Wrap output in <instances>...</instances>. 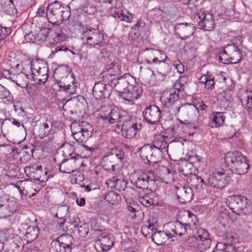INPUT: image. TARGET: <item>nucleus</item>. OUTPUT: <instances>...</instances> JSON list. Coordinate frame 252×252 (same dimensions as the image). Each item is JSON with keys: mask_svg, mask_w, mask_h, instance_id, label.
Returning <instances> with one entry per match:
<instances>
[{"mask_svg": "<svg viewBox=\"0 0 252 252\" xmlns=\"http://www.w3.org/2000/svg\"><path fill=\"white\" fill-rule=\"evenodd\" d=\"M39 230L36 226H29L24 236V240L27 243H31L35 240L38 236Z\"/></svg>", "mask_w": 252, "mask_h": 252, "instance_id": "obj_37", "label": "nucleus"}, {"mask_svg": "<svg viewBox=\"0 0 252 252\" xmlns=\"http://www.w3.org/2000/svg\"><path fill=\"white\" fill-rule=\"evenodd\" d=\"M184 89V86L179 84L178 81L176 80L174 85V87L171 89H175L176 90V93H178V94H179V92L181 91H183Z\"/></svg>", "mask_w": 252, "mask_h": 252, "instance_id": "obj_63", "label": "nucleus"}, {"mask_svg": "<svg viewBox=\"0 0 252 252\" xmlns=\"http://www.w3.org/2000/svg\"><path fill=\"white\" fill-rule=\"evenodd\" d=\"M196 239L199 241L202 249L207 250L210 247L211 240L207 230L202 228H198L197 230Z\"/></svg>", "mask_w": 252, "mask_h": 252, "instance_id": "obj_27", "label": "nucleus"}, {"mask_svg": "<svg viewBox=\"0 0 252 252\" xmlns=\"http://www.w3.org/2000/svg\"><path fill=\"white\" fill-rule=\"evenodd\" d=\"M32 78L38 85L44 84L47 80L48 66L46 62L42 60H33L31 62Z\"/></svg>", "mask_w": 252, "mask_h": 252, "instance_id": "obj_6", "label": "nucleus"}, {"mask_svg": "<svg viewBox=\"0 0 252 252\" xmlns=\"http://www.w3.org/2000/svg\"><path fill=\"white\" fill-rule=\"evenodd\" d=\"M2 76L7 79H11L12 81L15 78V75H12L9 70H4L2 72Z\"/></svg>", "mask_w": 252, "mask_h": 252, "instance_id": "obj_64", "label": "nucleus"}, {"mask_svg": "<svg viewBox=\"0 0 252 252\" xmlns=\"http://www.w3.org/2000/svg\"><path fill=\"white\" fill-rule=\"evenodd\" d=\"M110 75H118L122 73V63L119 58H115L113 61L107 62L106 67Z\"/></svg>", "mask_w": 252, "mask_h": 252, "instance_id": "obj_30", "label": "nucleus"}, {"mask_svg": "<svg viewBox=\"0 0 252 252\" xmlns=\"http://www.w3.org/2000/svg\"><path fill=\"white\" fill-rule=\"evenodd\" d=\"M143 79L144 80L145 82L150 86H154L156 83V75L151 69L147 68L145 70Z\"/></svg>", "mask_w": 252, "mask_h": 252, "instance_id": "obj_41", "label": "nucleus"}, {"mask_svg": "<svg viewBox=\"0 0 252 252\" xmlns=\"http://www.w3.org/2000/svg\"><path fill=\"white\" fill-rule=\"evenodd\" d=\"M34 170H36L37 180L42 182L47 181V178L45 175L44 170H42V166L41 165L37 166L35 168H33V171H34Z\"/></svg>", "mask_w": 252, "mask_h": 252, "instance_id": "obj_47", "label": "nucleus"}, {"mask_svg": "<svg viewBox=\"0 0 252 252\" xmlns=\"http://www.w3.org/2000/svg\"><path fill=\"white\" fill-rule=\"evenodd\" d=\"M5 238L4 233L0 231V251L3 250L4 247L8 248L9 251L13 252H20L22 250L24 243L22 238L19 236H16L9 241V244H4L3 242Z\"/></svg>", "mask_w": 252, "mask_h": 252, "instance_id": "obj_13", "label": "nucleus"}, {"mask_svg": "<svg viewBox=\"0 0 252 252\" xmlns=\"http://www.w3.org/2000/svg\"><path fill=\"white\" fill-rule=\"evenodd\" d=\"M167 228L168 229V233L169 236L173 237L175 236L182 237L187 234L189 229L184 225L181 220H177L174 222L167 224Z\"/></svg>", "mask_w": 252, "mask_h": 252, "instance_id": "obj_20", "label": "nucleus"}, {"mask_svg": "<svg viewBox=\"0 0 252 252\" xmlns=\"http://www.w3.org/2000/svg\"><path fill=\"white\" fill-rule=\"evenodd\" d=\"M0 99L4 103H10L13 100V96L9 91L1 84H0Z\"/></svg>", "mask_w": 252, "mask_h": 252, "instance_id": "obj_42", "label": "nucleus"}, {"mask_svg": "<svg viewBox=\"0 0 252 252\" xmlns=\"http://www.w3.org/2000/svg\"><path fill=\"white\" fill-rule=\"evenodd\" d=\"M228 49L231 59V63L236 64L240 62L242 59V54L239 48L234 44H229L226 47Z\"/></svg>", "mask_w": 252, "mask_h": 252, "instance_id": "obj_31", "label": "nucleus"}, {"mask_svg": "<svg viewBox=\"0 0 252 252\" xmlns=\"http://www.w3.org/2000/svg\"><path fill=\"white\" fill-rule=\"evenodd\" d=\"M242 160L230 167L232 172L238 175H243L247 172L249 165L246 157Z\"/></svg>", "mask_w": 252, "mask_h": 252, "instance_id": "obj_33", "label": "nucleus"}, {"mask_svg": "<svg viewBox=\"0 0 252 252\" xmlns=\"http://www.w3.org/2000/svg\"><path fill=\"white\" fill-rule=\"evenodd\" d=\"M64 7L58 1L50 4L46 12L48 21L53 25L58 26L69 17L68 11H65Z\"/></svg>", "mask_w": 252, "mask_h": 252, "instance_id": "obj_3", "label": "nucleus"}, {"mask_svg": "<svg viewBox=\"0 0 252 252\" xmlns=\"http://www.w3.org/2000/svg\"><path fill=\"white\" fill-rule=\"evenodd\" d=\"M155 228L156 225L154 224L153 220H152V222H151V220H149L144 225V230L145 229L147 230H149L151 231V232H149L148 234H145V232H143V235H144L146 238H151L152 240L158 245L164 244L169 238H171L168 234L169 233L168 228H167L165 232L158 231L153 232Z\"/></svg>", "mask_w": 252, "mask_h": 252, "instance_id": "obj_7", "label": "nucleus"}, {"mask_svg": "<svg viewBox=\"0 0 252 252\" xmlns=\"http://www.w3.org/2000/svg\"><path fill=\"white\" fill-rule=\"evenodd\" d=\"M179 94L176 93L175 89H169L163 92L161 96V100L167 107L171 109L176 113H179L181 107L179 101Z\"/></svg>", "mask_w": 252, "mask_h": 252, "instance_id": "obj_8", "label": "nucleus"}, {"mask_svg": "<svg viewBox=\"0 0 252 252\" xmlns=\"http://www.w3.org/2000/svg\"><path fill=\"white\" fill-rule=\"evenodd\" d=\"M12 124L16 126L19 127L21 125V123L19 122V121L13 119V118H9L8 119L5 120L2 123L1 127H2L5 125ZM22 126L24 127V126L23 124H21Z\"/></svg>", "mask_w": 252, "mask_h": 252, "instance_id": "obj_56", "label": "nucleus"}, {"mask_svg": "<svg viewBox=\"0 0 252 252\" xmlns=\"http://www.w3.org/2000/svg\"><path fill=\"white\" fill-rule=\"evenodd\" d=\"M175 34L182 40H185L193 34L195 28L193 24L182 23L174 26Z\"/></svg>", "mask_w": 252, "mask_h": 252, "instance_id": "obj_15", "label": "nucleus"}, {"mask_svg": "<svg viewBox=\"0 0 252 252\" xmlns=\"http://www.w3.org/2000/svg\"><path fill=\"white\" fill-rule=\"evenodd\" d=\"M197 15L199 21L198 22L199 28L204 31H211L215 26L214 16L202 10L197 12Z\"/></svg>", "mask_w": 252, "mask_h": 252, "instance_id": "obj_16", "label": "nucleus"}, {"mask_svg": "<svg viewBox=\"0 0 252 252\" xmlns=\"http://www.w3.org/2000/svg\"><path fill=\"white\" fill-rule=\"evenodd\" d=\"M99 117L102 119L107 121L110 124L122 123L124 121V117L121 115L117 108L113 109L105 108H102Z\"/></svg>", "mask_w": 252, "mask_h": 252, "instance_id": "obj_14", "label": "nucleus"}, {"mask_svg": "<svg viewBox=\"0 0 252 252\" xmlns=\"http://www.w3.org/2000/svg\"><path fill=\"white\" fill-rule=\"evenodd\" d=\"M226 203L229 209L237 215H247L251 212L252 203L250 199L243 195L230 196Z\"/></svg>", "mask_w": 252, "mask_h": 252, "instance_id": "obj_2", "label": "nucleus"}, {"mask_svg": "<svg viewBox=\"0 0 252 252\" xmlns=\"http://www.w3.org/2000/svg\"><path fill=\"white\" fill-rule=\"evenodd\" d=\"M15 150L10 145L0 146V160L5 161L14 157Z\"/></svg>", "mask_w": 252, "mask_h": 252, "instance_id": "obj_34", "label": "nucleus"}, {"mask_svg": "<svg viewBox=\"0 0 252 252\" xmlns=\"http://www.w3.org/2000/svg\"><path fill=\"white\" fill-rule=\"evenodd\" d=\"M144 52L146 56L148 57V59H145V61L147 63H151V60L153 62V59L156 58L160 53V51L154 49H145Z\"/></svg>", "mask_w": 252, "mask_h": 252, "instance_id": "obj_45", "label": "nucleus"}, {"mask_svg": "<svg viewBox=\"0 0 252 252\" xmlns=\"http://www.w3.org/2000/svg\"><path fill=\"white\" fill-rule=\"evenodd\" d=\"M156 176L152 169H147L143 171V186H147L143 188V195H147V199L152 198L153 196L152 189H148L149 186L154 184L156 182Z\"/></svg>", "mask_w": 252, "mask_h": 252, "instance_id": "obj_19", "label": "nucleus"}, {"mask_svg": "<svg viewBox=\"0 0 252 252\" xmlns=\"http://www.w3.org/2000/svg\"><path fill=\"white\" fill-rule=\"evenodd\" d=\"M141 127V124L135 123L131 120H125L122 126L121 132L123 136L127 138L133 137L138 130Z\"/></svg>", "mask_w": 252, "mask_h": 252, "instance_id": "obj_17", "label": "nucleus"}, {"mask_svg": "<svg viewBox=\"0 0 252 252\" xmlns=\"http://www.w3.org/2000/svg\"><path fill=\"white\" fill-rule=\"evenodd\" d=\"M210 119L212 122L210 126L211 127H219L224 125L226 117L223 112H213Z\"/></svg>", "mask_w": 252, "mask_h": 252, "instance_id": "obj_32", "label": "nucleus"}, {"mask_svg": "<svg viewBox=\"0 0 252 252\" xmlns=\"http://www.w3.org/2000/svg\"><path fill=\"white\" fill-rule=\"evenodd\" d=\"M72 135L76 141L82 144L85 151L88 152L87 156H90L94 150V147H90L83 144L91 136L93 127L89 123L84 122H78L73 123L70 126Z\"/></svg>", "mask_w": 252, "mask_h": 252, "instance_id": "obj_1", "label": "nucleus"}, {"mask_svg": "<svg viewBox=\"0 0 252 252\" xmlns=\"http://www.w3.org/2000/svg\"><path fill=\"white\" fill-rule=\"evenodd\" d=\"M48 30L45 28L41 29L36 34L37 41L44 40L47 37Z\"/></svg>", "mask_w": 252, "mask_h": 252, "instance_id": "obj_52", "label": "nucleus"}, {"mask_svg": "<svg viewBox=\"0 0 252 252\" xmlns=\"http://www.w3.org/2000/svg\"><path fill=\"white\" fill-rule=\"evenodd\" d=\"M153 144V145L148 144L143 146V152L144 153V158L143 157V167H145L147 169H152V167L157 163L151 160L152 157L150 158H148V155L152 157L153 148L163 150L168 147L167 143L165 142L164 137L160 135L157 136L155 138Z\"/></svg>", "mask_w": 252, "mask_h": 252, "instance_id": "obj_4", "label": "nucleus"}, {"mask_svg": "<svg viewBox=\"0 0 252 252\" xmlns=\"http://www.w3.org/2000/svg\"><path fill=\"white\" fill-rule=\"evenodd\" d=\"M69 157L70 158V160H67L66 161L67 162L66 164L63 162H62L59 168L60 172L63 173L71 174L75 170L73 167H69L68 165L71 163L72 159H78L80 158V156L78 154L76 155L75 153H71L69 154Z\"/></svg>", "mask_w": 252, "mask_h": 252, "instance_id": "obj_36", "label": "nucleus"}, {"mask_svg": "<svg viewBox=\"0 0 252 252\" xmlns=\"http://www.w3.org/2000/svg\"><path fill=\"white\" fill-rule=\"evenodd\" d=\"M167 59V56L165 54L160 51V53L156 58L153 59V63H164Z\"/></svg>", "mask_w": 252, "mask_h": 252, "instance_id": "obj_50", "label": "nucleus"}, {"mask_svg": "<svg viewBox=\"0 0 252 252\" xmlns=\"http://www.w3.org/2000/svg\"><path fill=\"white\" fill-rule=\"evenodd\" d=\"M141 93V86H137V87H132L130 90H126L119 95L126 100L131 101L140 98Z\"/></svg>", "mask_w": 252, "mask_h": 252, "instance_id": "obj_28", "label": "nucleus"}, {"mask_svg": "<svg viewBox=\"0 0 252 252\" xmlns=\"http://www.w3.org/2000/svg\"><path fill=\"white\" fill-rule=\"evenodd\" d=\"M89 228L88 225L86 224H83L80 226L78 228V232L79 235L81 237H85L88 233Z\"/></svg>", "mask_w": 252, "mask_h": 252, "instance_id": "obj_54", "label": "nucleus"}, {"mask_svg": "<svg viewBox=\"0 0 252 252\" xmlns=\"http://www.w3.org/2000/svg\"><path fill=\"white\" fill-rule=\"evenodd\" d=\"M110 13L113 17L127 22H130L133 18L132 15H126L129 12L123 9L122 4L120 2L117 3L115 7L110 8Z\"/></svg>", "mask_w": 252, "mask_h": 252, "instance_id": "obj_22", "label": "nucleus"}, {"mask_svg": "<svg viewBox=\"0 0 252 252\" xmlns=\"http://www.w3.org/2000/svg\"><path fill=\"white\" fill-rule=\"evenodd\" d=\"M57 28H58L55 30L56 36L54 37L55 41L59 42L65 40V38H66V34L64 33L63 31L58 27Z\"/></svg>", "mask_w": 252, "mask_h": 252, "instance_id": "obj_48", "label": "nucleus"}, {"mask_svg": "<svg viewBox=\"0 0 252 252\" xmlns=\"http://www.w3.org/2000/svg\"><path fill=\"white\" fill-rule=\"evenodd\" d=\"M184 124L186 128L189 129V135H193L197 130L198 126L194 123H189L188 124L182 122Z\"/></svg>", "mask_w": 252, "mask_h": 252, "instance_id": "obj_49", "label": "nucleus"}, {"mask_svg": "<svg viewBox=\"0 0 252 252\" xmlns=\"http://www.w3.org/2000/svg\"><path fill=\"white\" fill-rule=\"evenodd\" d=\"M245 99L241 98V101L243 104V101L246 102L245 109L250 116H252V91H246L245 94Z\"/></svg>", "mask_w": 252, "mask_h": 252, "instance_id": "obj_39", "label": "nucleus"}, {"mask_svg": "<svg viewBox=\"0 0 252 252\" xmlns=\"http://www.w3.org/2000/svg\"><path fill=\"white\" fill-rule=\"evenodd\" d=\"M198 4V0H188L186 4L191 9L195 8Z\"/></svg>", "mask_w": 252, "mask_h": 252, "instance_id": "obj_62", "label": "nucleus"}, {"mask_svg": "<svg viewBox=\"0 0 252 252\" xmlns=\"http://www.w3.org/2000/svg\"><path fill=\"white\" fill-rule=\"evenodd\" d=\"M61 91H63L69 94H76L77 85L74 77L72 76L66 77L63 81L58 83Z\"/></svg>", "mask_w": 252, "mask_h": 252, "instance_id": "obj_25", "label": "nucleus"}, {"mask_svg": "<svg viewBox=\"0 0 252 252\" xmlns=\"http://www.w3.org/2000/svg\"><path fill=\"white\" fill-rule=\"evenodd\" d=\"M235 141V144L239 145L241 142L242 135L239 132H235L234 134L230 137Z\"/></svg>", "mask_w": 252, "mask_h": 252, "instance_id": "obj_60", "label": "nucleus"}, {"mask_svg": "<svg viewBox=\"0 0 252 252\" xmlns=\"http://www.w3.org/2000/svg\"><path fill=\"white\" fill-rule=\"evenodd\" d=\"M52 129V125L50 121H46V122L40 124L39 126H37L35 130L37 132L38 135L41 137L47 136L51 130Z\"/></svg>", "mask_w": 252, "mask_h": 252, "instance_id": "obj_35", "label": "nucleus"}, {"mask_svg": "<svg viewBox=\"0 0 252 252\" xmlns=\"http://www.w3.org/2000/svg\"><path fill=\"white\" fill-rule=\"evenodd\" d=\"M228 52V49H226V47L220 52L219 55L220 62L225 64L231 63L230 56Z\"/></svg>", "mask_w": 252, "mask_h": 252, "instance_id": "obj_44", "label": "nucleus"}, {"mask_svg": "<svg viewBox=\"0 0 252 252\" xmlns=\"http://www.w3.org/2000/svg\"><path fill=\"white\" fill-rule=\"evenodd\" d=\"M114 85L120 94L130 90L132 87H137V86H139V84L136 81L135 77L129 74H125L119 78L117 80V83Z\"/></svg>", "mask_w": 252, "mask_h": 252, "instance_id": "obj_11", "label": "nucleus"}, {"mask_svg": "<svg viewBox=\"0 0 252 252\" xmlns=\"http://www.w3.org/2000/svg\"><path fill=\"white\" fill-rule=\"evenodd\" d=\"M229 177L223 172H216L210 175L207 179L209 187L221 189L228 183Z\"/></svg>", "mask_w": 252, "mask_h": 252, "instance_id": "obj_12", "label": "nucleus"}, {"mask_svg": "<svg viewBox=\"0 0 252 252\" xmlns=\"http://www.w3.org/2000/svg\"><path fill=\"white\" fill-rule=\"evenodd\" d=\"M111 92V87L109 85L101 82L94 84L93 89V94L97 99H102L108 97Z\"/></svg>", "mask_w": 252, "mask_h": 252, "instance_id": "obj_21", "label": "nucleus"}, {"mask_svg": "<svg viewBox=\"0 0 252 252\" xmlns=\"http://www.w3.org/2000/svg\"><path fill=\"white\" fill-rule=\"evenodd\" d=\"M198 80L199 83L203 84L205 88L211 90L214 89L215 85L214 77L212 75L208 74L202 75Z\"/></svg>", "mask_w": 252, "mask_h": 252, "instance_id": "obj_38", "label": "nucleus"}, {"mask_svg": "<svg viewBox=\"0 0 252 252\" xmlns=\"http://www.w3.org/2000/svg\"><path fill=\"white\" fill-rule=\"evenodd\" d=\"M25 38L27 42H35L37 40L36 34L34 36L32 32L26 33L25 35Z\"/></svg>", "mask_w": 252, "mask_h": 252, "instance_id": "obj_57", "label": "nucleus"}, {"mask_svg": "<svg viewBox=\"0 0 252 252\" xmlns=\"http://www.w3.org/2000/svg\"><path fill=\"white\" fill-rule=\"evenodd\" d=\"M12 81L22 88H25L28 85L27 75L23 72L18 74L16 76H15V78L13 79Z\"/></svg>", "mask_w": 252, "mask_h": 252, "instance_id": "obj_40", "label": "nucleus"}, {"mask_svg": "<svg viewBox=\"0 0 252 252\" xmlns=\"http://www.w3.org/2000/svg\"><path fill=\"white\" fill-rule=\"evenodd\" d=\"M80 38L83 43L90 46H99L103 40V35L97 29L80 26Z\"/></svg>", "mask_w": 252, "mask_h": 252, "instance_id": "obj_5", "label": "nucleus"}, {"mask_svg": "<svg viewBox=\"0 0 252 252\" xmlns=\"http://www.w3.org/2000/svg\"><path fill=\"white\" fill-rule=\"evenodd\" d=\"M97 237V241L99 242L101 249L103 251L109 250L114 245V238L111 234H107L106 232H102Z\"/></svg>", "mask_w": 252, "mask_h": 252, "instance_id": "obj_26", "label": "nucleus"}, {"mask_svg": "<svg viewBox=\"0 0 252 252\" xmlns=\"http://www.w3.org/2000/svg\"><path fill=\"white\" fill-rule=\"evenodd\" d=\"M104 199L110 204H116L120 200V196L114 191L108 192L104 197Z\"/></svg>", "mask_w": 252, "mask_h": 252, "instance_id": "obj_43", "label": "nucleus"}, {"mask_svg": "<svg viewBox=\"0 0 252 252\" xmlns=\"http://www.w3.org/2000/svg\"><path fill=\"white\" fill-rule=\"evenodd\" d=\"M143 117L148 124L156 125L160 118V111L156 105H150L143 111Z\"/></svg>", "mask_w": 252, "mask_h": 252, "instance_id": "obj_18", "label": "nucleus"}, {"mask_svg": "<svg viewBox=\"0 0 252 252\" xmlns=\"http://www.w3.org/2000/svg\"><path fill=\"white\" fill-rule=\"evenodd\" d=\"M180 215L185 218L181 221L189 230L196 228L198 221L196 216L192 212L184 210L180 212Z\"/></svg>", "mask_w": 252, "mask_h": 252, "instance_id": "obj_23", "label": "nucleus"}, {"mask_svg": "<svg viewBox=\"0 0 252 252\" xmlns=\"http://www.w3.org/2000/svg\"><path fill=\"white\" fill-rule=\"evenodd\" d=\"M239 243L237 235L233 233H226L225 242H219L213 252H236L235 246Z\"/></svg>", "mask_w": 252, "mask_h": 252, "instance_id": "obj_10", "label": "nucleus"}, {"mask_svg": "<svg viewBox=\"0 0 252 252\" xmlns=\"http://www.w3.org/2000/svg\"><path fill=\"white\" fill-rule=\"evenodd\" d=\"M189 181L188 183L190 184V186L197 189H200L199 184V176L196 175H192L189 179Z\"/></svg>", "mask_w": 252, "mask_h": 252, "instance_id": "obj_51", "label": "nucleus"}, {"mask_svg": "<svg viewBox=\"0 0 252 252\" xmlns=\"http://www.w3.org/2000/svg\"><path fill=\"white\" fill-rule=\"evenodd\" d=\"M59 51H69L73 54H75V53L73 51L68 49L66 47L62 46H57V47H56V48H55V49L52 51V54H54Z\"/></svg>", "mask_w": 252, "mask_h": 252, "instance_id": "obj_58", "label": "nucleus"}, {"mask_svg": "<svg viewBox=\"0 0 252 252\" xmlns=\"http://www.w3.org/2000/svg\"><path fill=\"white\" fill-rule=\"evenodd\" d=\"M25 185V196H29L31 197V196H33L36 193H37V190H36L35 188L36 187V185L35 183L30 182L26 184Z\"/></svg>", "mask_w": 252, "mask_h": 252, "instance_id": "obj_46", "label": "nucleus"}, {"mask_svg": "<svg viewBox=\"0 0 252 252\" xmlns=\"http://www.w3.org/2000/svg\"><path fill=\"white\" fill-rule=\"evenodd\" d=\"M244 157L245 156L238 151L229 152L225 155L224 160L227 166L230 168L235 163L242 161Z\"/></svg>", "mask_w": 252, "mask_h": 252, "instance_id": "obj_29", "label": "nucleus"}, {"mask_svg": "<svg viewBox=\"0 0 252 252\" xmlns=\"http://www.w3.org/2000/svg\"><path fill=\"white\" fill-rule=\"evenodd\" d=\"M18 208L17 202L7 194H0V218L9 217Z\"/></svg>", "mask_w": 252, "mask_h": 252, "instance_id": "obj_9", "label": "nucleus"}, {"mask_svg": "<svg viewBox=\"0 0 252 252\" xmlns=\"http://www.w3.org/2000/svg\"><path fill=\"white\" fill-rule=\"evenodd\" d=\"M122 182H124V181H121L117 177L114 176L109 179V183L107 184L109 185L112 188L115 187L118 189L119 184H120Z\"/></svg>", "mask_w": 252, "mask_h": 252, "instance_id": "obj_55", "label": "nucleus"}, {"mask_svg": "<svg viewBox=\"0 0 252 252\" xmlns=\"http://www.w3.org/2000/svg\"><path fill=\"white\" fill-rule=\"evenodd\" d=\"M176 193L181 202H189L192 199L193 192L191 188L181 185L176 187Z\"/></svg>", "mask_w": 252, "mask_h": 252, "instance_id": "obj_24", "label": "nucleus"}, {"mask_svg": "<svg viewBox=\"0 0 252 252\" xmlns=\"http://www.w3.org/2000/svg\"><path fill=\"white\" fill-rule=\"evenodd\" d=\"M147 197H148L147 195H143V205H145L146 207L154 203L153 198L147 199Z\"/></svg>", "mask_w": 252, "mask_h": 252, "instance_id": "obj_59", "label": "nucleus"}, {"mask_svg": "<svg viewBox=\"0 0 252 252\" xmlns=\"http://www.w3.org/2000/svg\"><path fill=\"white\" fill-rule=\"evenodd\" d=\"M10 28L3 27L0 25V39L3 40L6 38L10 34Z\"/></svg>", "mask_w": 252, "mask_h": 252, "instance_id": "obj_53", "label": "nucleus"}, {"mask_svg": "<svg viewBox=\"0 0 252 252\" xmlns=\"http://www.w3.org/2000/svg\"><path fill=\"white\" fill-rule=\"evenodd\" d=\"M174 65L179 73H182L184 72V65L179 61L175 62Z\"/></svg>", "mask_w": 252, "mask_h": 252, "instance_id": "obj_61", "label": "nucleus"}]
</instances>
